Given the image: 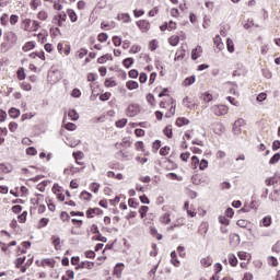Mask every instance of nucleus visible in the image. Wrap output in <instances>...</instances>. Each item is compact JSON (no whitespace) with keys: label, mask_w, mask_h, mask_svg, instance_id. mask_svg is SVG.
<instances>
[{"label":"nucleus","mask_w":280,"mask_h":280,"mask_svg":"<svg viewBox=\"0 0 280 280\" xmlns=\"http://www.w3.org/2000/svg\"><path fill=\"white\" fill-rule=\"evenodd\" d=\"M160 108H163L164 110H167L165 113V117H174L176 115V101L172 96L164 97L160 104Z\"/></svg>","instance_id":"nucleus-1"},{"label":"nucleus","mask_w":280,"mask_h":280,"mask_svg":"<svg viewBox=\"0 0 280 280\" xmlns=\"http://www.w3.org/2000/svg\"><path fill=\"white\" fill-rule=\"evenodd\" d=\"M20 27L23 32L32 34V32H38L40 28V22L37 20H32L30 18H24L20 22Z\"/></svg>","instance_id":"nucleus-2"},{"label":"nucleus","mask_w":280,"mask_h":280,"mask_svg":"<svg viewBox=\"0 0 280 280\" xmlns=\"http://www.w3.org/2000/svg\"><path fill=\"white\" fill-rule=\"evenodd\" d=\"M115 148L118 151V155L121 156V159H128L130 156V152L126 151L128 148H132V140H130V137H124L120 142L115 143Z\"/></svg>","instance_id":"nucleus-3"},{"label":"nucleus","mask_w":280,"mask_h":280,"mask_svg":"<svg viewBox=\"0 0 280 280\" xmlns=\"http://www.w3.org/2000/svg\"><path fill=\"white\" fill-rule=\"evenodd\" d=\"M19 23V15L16 14H8V13H2L0 15V25L2 27H8V25H11L14 27Z\"/></svg>","instance_id":"nucleus-4"},{"label":"nucleus","mask_w":280,"mask_h":280,"mask_svg":"<svg viewBox=\"0 0 280 280\" xmlns=\"http://www.w3.org/2000/svg\"><path fill=\"white\" fill-rule=\"evenodd\" d=\"M52 23L54 25H57V27H62L65 23H67V11L58 12L52 16Z\"/></svg>","instance_id":"nucleus-5"},{"label":"nucleus","mask_w":280,"mask_h":280,"mask_svg":"<svg viewBox=\"0 0 280 280\" xmlns=\"http://www.w3.org/2000/svg\"><path fill=\"white\" fill-rule=\"evenodd\" d=\"M51 191L54 195H56V198L59 202H65V188L60 186L59 184H54Z\"/></svg>","instance_id":"nucleus-6"},{"label":"nucleus","mask_w":280,"mask_h":280,"mask_svg":"<svg viewBox=\"0 0 280 280\" xmlns=\"http://www.w3.org/2000/svg\"><path fill=\"white\" fill-rule=\"evenodd\" d=\"M136 25L141 34H148V32L152 30V23H150L148 20H139L136 22Z\"/></svg>","instance_id":"nucleus-7"},{"label":"nucleus","mask_w":280,"mask_h":280,"mask_svg":"<svg viewBox=\"0 0 280 280\" xmlns=\"http://www.w3.org/2000/svg\"><path fill=\"white\" fill-rule=\"evenodd\" d=\"M35 264L38 268H56V259L54 258H44L35 261Z\"/></svg>","instance_id":"nucleus-8"},{"label":"nucleus","mask_w":280,"mask_h":280,"mask_svg":"<svg viewBox=\"0 0 280 280\" xmlns=\"http://www.w3.org/2000/svg\"><path fill=\"white\" fill-rule=\"evenodd\" d=\"M211 112L213 113V115H217V117H222L223 115H229V106L213 105L211 107Z\"/></svg>","instance_id":"nucleus-9"},{"label":"nucleus","mask_w":280,"mask_h":280,"mask_svg":"<svg viewBox=\"0 0 280 280\" xmlns=\"http://www.w3.org/2000/svg\"><path fill=\"white\" fill-rule=\"evenodd\" d=\"M183 105L186 108H189L190 110H194V109L198 108V100H196V97L186 96L183 100Z\"/></svg>","instance_id":"nucleus-10"},{"label":"nucleus","mask_w":280,"mask_h":280,"mask_svg":"<svg viewBox=\"0 0 280 280\" xmlns=\"http://www.w3.org/2000/svg\"><path fill=\"white\" fill-rule=\"evenodd\" d=\"M57 51L61 56H69V54H71V45H69L68 43H59L57 45Z\"/></svg>","instance_id":"nucleus-11"},{"label":"nucleus","mask_w":280,"mask_h":280,"mask_svg":"<svg viewBox=\"0 0 280 280\" xmlns=\"http://www.w3.org/2000/svg\"><path fill=\"white\" fill-rule=\"evenodd\" d=\"M127 117H137L139 115V105L130 104L126 109Z\"/></svg>","instance_id":"nucleus-12"},{"label":"nucleus","mask_w":280,"mask_h":280,"mask_svg":"<svg viewBox=\"0 0 280 280\" xmlns=\"http://www.w3.org/2000/svg\"><path fill=\"white\" fill-rule=\"evenodd\" d=\"M104 213V210L100 208H89L85 212V215L88 219L95 218V215H102Z\"/></svg>","instance_id":"nucleus-13"},{"label":"nucleus","mask_w":280,"mask_h":280,"mask_svg":"<svg viewBox=\"0 0 280 280\" xmlns=\"http://www.w3.org/2000/svg\"><path fill=\"white\" fill-rule=\"evenodd\" d=\"M66 15L70 20V23H78V13H75V10L73 9H67Z\"/></svg>","instance_id":"nucleus-14"},{"label":"nucleus","mask_w":280,"mask_h":280,"mask_svg":"<svg viewBox=\"0 0 280 280\" xmlns=\"http://www.w3.org/2000/svg\"><path fill=\"white\" fill-rule=\"evenodd\" d=\"M50 240H51V244H52L55 250H62V245H61L60 236L52 235Z\"/></svg>","instance_id":"nucleus-15"},{"label":"nucleus","mask_w":280,"mask_h":280,"mask_svg":"<svg viewBox=\"0 0 280 280\" xmlns=\"http://www.w3.org/2000/svg\"><path fill=\"white\" fill-rule=\"evenodd\" d=\"M199 100L203 102V104H209V102H213V94L203 92L199 95Z\"/></svg>","instance_id":"nucleus-16"},{"label":"nucleus","mask_w":280,"mask_h":280,"mask_svg":"<svg viewBox=\"0 0 280 280\" xmlns=\"http://www.w3.org/2000/svg\"><path fill=\"white\" fill-rule=\"evenodd\" d=\"M28 58H31V60H36L37 58H39V60H42L43 62H45L46 58H45V51H34L31 52L28 55Z\"/></svg>","instance_id":"nucleus-17"},{"label":"nucleus","mask_w":280,"mask_h":280,"mask_svg":"<svg viewBox=\"0 0 280 280\" xmlns=\"http://www.w3.org/2000/svg\"><path fill=\"white\" fill-rule=\"evenodd\" d=\"M185 226V218H178L173 225L167 228V231H175L176 229Z\"/></svg>","instance_id":"nucleus-18"},{"label":"nucleus","mask_w":280,"mask_h":280,"mask_svg":"<svg viewBox=\"0 0 280 280\" xmlns=\"http://www.w3.org/2000/svg\"><path fill=\"white\" fill-rule=\"evenodd\" d=\"M200 264L202 268H211V266H213V258H211V256H206L200 259Z\"/></svg>","instance_id":"nucleus-19"},{"label":"nucleus","mask_w":280,"mask_h":280,"mask_svg":"<svg viewBox=\"0 0 280 280\" xmlns=\"http://www.w3.org/2000/svg\"><path fill=\"white\" fill-rule=\"evenodd\" d=\"M202 56V46H197L191 50V60H198Z\"/></svg>","instance_id":"nucleus-20"},{"label":"nucleus","mask_w":280,"mask_h":280,"mask_svg":"<svg viewBox=\"0 0 280 280\" xmlns=\"http://www.w3.org/2000/svg\"><path fill=\"white\" fill-rule=\"evenodd\" d=\"M122 272H124V264L122 262L116 264L114 268V276L117 277V279H121Z\"/></svg>","instance_id":"nucleus-21"},{"label":"nucleus","mask_w":280,"mask_h":280,"mask_svg":"<svg viewBox=\"0 0 280 280\" xmlns=\"http://www.w3.org/2000/svg\"><path fill=\"white\" fill-rule=\"evenodd\" d=\"M280 183V178L277 177V176H273V177H268L266 180H265V185H267V187H275V185H278Z\"/></svg>","instance_id":"nucleus-22"},{"label":"nucleus","mask_w":280,"mask_h":280,"mask_svg":"<svg viewBox=\"0 0 280 280\" xmlns=\"http://www.w3.org/2000/svg\"><path fill=\"white\" fill-rule=\"evenodd\" d=\"M185 56H186V50H185V48H182L180 50L176 51L174 61L180 62V61L185 60Z\"/></svg>","instance_id":"nucleus-23"},{"label":"nucleus","mask_w":280,"mask_h":280,"mask_svg":"<svg viewBox=\"0 0 280 280\" xmlns=\"http://www.w3.org/2000/svg\"><path fill=\"white\" fill-rule=\"evenodd\" d=\"M36 19L42 22L48 21L49 13L45 10H40L39 12H37Z\"/></svg>","instance_id":"nucleus-24"},{"label":"nucleus","mask_w":280,"mask_h":280,"mask_svg":"<svg viewBox=\"0 0 280 280\" xmlns=\"http://www.w3.org/2000/svg\"><path fill=\"white\" fill-rule=\"evenodd\" d=\"M126 89H128V91H137V89H139V82L129 80L126 82Z\"/></svg>","instance_id":"nucleus-25"},{"label":"nucleus","mask_w":280,"mask_h":280,"mask_svg":"<svg viewBox=\"0 0 280 280\" xmlns=\"http://www.w3.org/2000/svg\"><path fill=\"white\" fill-rule=\"evenodd\" d=\"M178 43H180V36L172 35L168 37V45H171V47H177Z\"/></svg>","instance_id":"nucleus-26"},{"label":"nucleus","mask_w":280,"mask_h":280,"mask_svg":"<svg viewBox=\"0 0 280 280\" xmlns=\"http://www.w3.org/2000/svg\"><path fill=\"white\" fill-rule=\"evenodd\" d=\"M213 43H214L217 49H219V51H222V49H224V43H222V37H220V35H217L213 38Z\"/></svg>","instance_id":"nucleus-27"},{"label":"nucleus","mask_w":280,"mask_h":280,"mask_svg":"<svg viewBox=\"0 0 280 280\" xmlns=\"http://www.w3.org/2000/svg\"><path fill=\"white\" fill-rule=\"evenodd\" d=\"M81 268L82 270H93L95 262L89 260L81 261Z\"/></svg>","instance_id":"nucleus-28"},{"label":"nucleus","mask_w":280,"mask_h":280,"mask_svg":"<svg viewBox=\"0 0 280 280\" xmlns=\"http://www.w3.org/2000/svg\"><path fill=\"white\" fill-rule=\"evenodd\" d=\"M175 126L183 128V126H189V120L185 117H178L175 121Z\"/></svg>","instance_id":"nucleus-29"},{"label":"nucleus","mask_w":280,"mask_h":280,"mask_svg":"<svg viewBox=\"0 0 280 280\" xmlns=\"http://www.w3.org/2000/svg\"><path fill=\"white\" fill-rule=\"evenodd\" d=\"M117 20L121 21L122 23H130V21H132V19L130 18V14L128 13H119L117 15Z\"/></svg>","instance_id":"nucleus-30"},{"label":"nucleus","mask_w":280,"mask_h":280,"mask_svg":"<svg viewBox=\"0 0 280 280\" xmlns=\"http://www.w3.org/2000/svg\"><path fill=\"white\" fill-rule=\"evenodd\" d=\"M108 60H113V55L106 54V55H103V56L98 57L97 58V63L98 65H104V63L108 62Z\"/></svg>","instance_id":"nucleus-31"},{"label":"nucleus","mask_w":280,"mask_h":280,"mask_svg":"<svg viewBox=\"0 0 280 280\" xmlns=\"http://www.w3.org/2000/svg\"><path fill=\"white\" fill-rule=\"evenodd\" d=\"M36 48V42H26L23 47L22 50L23 51H32V49Z\"/></svg>","instance_id":"nucleus-32"},{"label":"nucleus","mask_w":280,"mask_h":280,"mask_svg":"<svg viewBox=\"0 0 280 280\" xmlns=\"http://www.w3.org/2000/svg\"><path fill=\"white\" fill-rule=\"evenodd\" d=\"M196 82V75H190L188 78H186L183 83H182V86H191V84H194Z\"/></svg>","instance_id":"nucleus-33"},{"label":"nucleus","mask_w":280,"mask_h":280,"mask_svg":"<svg viewBox=\"0 0 280 280\" xmlns=\"http://www.w3.org/2000/svg\"><path fill=\"white\" fill-rule=\"evenodd\" d=\"M163 135L165 137H167V139H172L174 137V131L172 129V125H167L164 129H163Z\"/></svg>","instance_id":"nucleus-34"},{"label":"nucleus","mask_w":280,"mask_h":280,"mask_svg":"<svg viewBox=\"0 0 280 280\" xmlns=\"http://www.w3.org/2000/svg\"><path fill=\"white\" fill-rule=\"evenodd\" d=\"M10 246H16V241H12L9 244L0 242V247L3 253H8V250H10Z\"/></svg>","instance_id":"nucleus-35"},{"label":"nucleus","mask_w":280,"mask_h":280,"mask_svg":"<svg viewBox=\"0 0 280 280\" xmlns=\"http://www.w3.org/2000/svg\"><path fill=\"white\" fill-rule=\"evenodd\" d=\"M62 124H63V128L66 130H69V131H73V130H77L78 126L73 122H67V120L63 118L62 120Z\"/></svg>","instance_id":"nucleus-36"},{"label":"nucleus","mask_w":280,"mask_h":280,"mask_svg":"<svg viewBox=\"0 0 280 280\" xmlns=\"http://www.w3.org/2000/svg\"><path fill=\"white\" fill-rule=\"evenodd\" d=\"M171 264H173L175 266V268H178L180 266V260L176 256L175 252L171 253Z\"/></svg>","instance_id":"nucleus-37"},{"label":"nucleus","mask_w":280,"mask_h":280,"mask_svg":"<svg viewBox=\"0 0 280 280\" xmlns=\"http://www.w3.org/2000/svg\"><path fill=\"white\" fill-rule=\"evenodd\" d=\"M135 65V58L129 57L122 60V66L125 67V69H130V67H132Z\"/></svg>","instance_id":"nucleus-38"},{"label":"nucleus","mask_w":280,"mask_h":280,"mask_svg":"<svg viewBox=\"0 0 280 280\" xmlns=\"http://www.w3.org/2000/svg\"><path fill=\"white\" fill-rule=\"evenodd\" d=\"M80 200H86L88 202L93 198V195L86 190H83L80 196Z\"/></svg>","instance_id":"nucleus-39"},{"label":"nucleus","mask_w":280,"mask_h":280,"mask_svg":"<svg viewBox=\"0 0 280 280\" xmlns=\"http://www.w3.org/2000/svg\"><path fill=\"white\" fill-rule=\"evenodd\" d=\"M116 85H117V81H115V79L113 78L106 79L104 82V86L106 89H113V86H116Z\"/></svg>","instance_id":"nucleus-40"},{"label":"nucleus","mask_w":280,"mask_h":280,"mask_svg":"<svg viewBox=\"0 0 280 280\" xmlns=\"http://www.w3.org/2000/svg\"><path fill=\"white\" fill-rule=\"evenodd\" d=\"M16 78L18 80L22 81L25 80V78H27V74L25 73V68H19L16 71Z\"/></svg>","instance_id":"nucleus-41"},{"label":"nucleus","mask_w":280,"mask_h":280,"mask_svg":"<svg viewBox=\"0 0 280 280\" xmlns=\"http://www.w3.org/2000/svg\"><path fill=\"white\" fill-rule=\"evenodd\" d=\"M148 211H150V207H148V206H141L139 208L138 212L140 213L141 220H143V218H145V215H148Z\"/></svg>","instance_id":"nucleus-42"},{"label":"nucleus","mask_w":280,"mask_h":280,"mask_svg":"<svg viewBox=\"0 0 280 280\" xmlns=\"http://www.w3.org/2000/svg\"><path fill=\"white\" fill-rule=\"evenodd\" d=\"M145 100L148 104H150V106L152 107L156 106V98L154 97V94H151V93L147 94Z\"/></svg>","instance_id":"nucleus-43"},{"label":"nucleus","mask_w":280,"mask_h":280,"mask_svg":"<svg viewBox=\"0 0 280 280\" xmlns=\"http://www.w3.org/2000/svg\"><path fill=\"white\" fill-rule=\"evenodd\" d=\"M237 226H240L241 229H248V226H250V221L246 220V219H241L236 222Z\"/></svg>","instance_id":"nucleus-44"},{"label":"nucleus","mask_w":280,"mask_h":280,"mask_svg":"<svg viewBox=\"0 0 280 280\" xmlns=\"http://www.w3.org/2000/svg\"><path fill=\"white\" fill-rule=\"evenodd\" d=\"M68 117H70V119H72V121H78V119H80V114H78V112L75 109H70L68 112Z\"/></svg>","instance_id":"nucleus-45"},{"label":"nucleus","mask_w":280,"mask_h":280,"mask_svg":"<svg viewBox=\"0 0 280 280\" xmlns=\"http://www.w3.org/2000/svg\"><path fill=\"white\" fill-rule=\"evenodd\" d=\"M9 115L12 119H16L21 116V110L12 107L11 109H9Z\"/></svg>","instance_id":"nucleus-46"},{"label":"nucleus","mask_w":280,"mask_h":280,"mask_svg":"<svg viewBox=\"0 0 280 280\" xmlns=\"http://www.w3.org/2000/svg\"><path fill=\"white\" fill-rule=\"evenodd\" d=\"M127 125H128L127 118H121L119 120H116L115 122L116 128H126Z\"/></svg>","instance_id":"nucleus-47"},{"label":"nucleus","mask_w":280,"mask_h":280,"mask_svg":"<svg viewBox=\"0 0 280 280\" xmlns=\"http://www.w3.org/2000/svg\"><path fill=\"white\" fill-rule=\"evenodd\" d=\"M226 47L230 54H233V51H235V43H233V39L231 38L226 39Z\"/></svg>","instance_id":"nucleus-48"},{"label":"nucleus","mask_w":280,"mask_h":280,"mask_svg":"<svg viewBox=\"0 0 280 280\" xmlns=\"http://www.w3.org/2000/svg\"><path fill=\"white\" fill-rule=\"evenodd\" d=\"M160 222L162 224H170L172 222V219L170 218V213H164L160 217Z\"/></svg>","instance_id":"nucleus-49"},{"label":"nucleus","mask_w":280,"mask_h":280,"mask_svg":"<svg viewBox=\"0 0 280 280\" xmlns=\"http://www.w3.org/2000/svg\"><path fill=\"white\" fill-rule=\"evenodd\" d=\"M150 233L153 237H155V240H163V235L159 233V230H156V228H151Z\"/></svg>","instance_id":"nucleus-50"},{"label":"nucleus","mask_w":280,"mask_h":280,"mask_svg":"<svg viewBox=\"0 0 280 280\" xmlns=\"http://www.w3.org/2000/svg\"><path fill=\"white\" fill-rule=\"evenodd\" d=\"M49 224V219L48 218H42L38 223H37V229H45Z\"/></svg>","instance_id":"nucleus-51"},{"label":"nucleus","mask_w":280,"mask_h":280,"mask_svg":"<svg viewBox=\"0 0 280 280\" xmlns=\"http://www.w3.org/2000/svg\"><path fill=\"white\" fill-rule=\"evenodd\" d=\"M170 152H172V148H170L168 145L162 147L160 149L161 156H168Z\"/></svg>","instance_id":"nucleus-52"},{"label":"nucleus","mask_w":280,"mask_h":280,"mask_svg":"<svg viewBox=\"0 0 280 280\" xmlns=\"http://www.w3.org/2000/svg\"><path fill=\"white\" fill-rule=\"evenodd\" d=\"M135 148L137 152H145V144L143 143V141H137L135 143Z\"/></svg>","instance_id":"nucleus-53"},{"label":"nucleus","mask_w":280,"mask_h":280,"mask_svg":"<svg viewBox=\"0 0 280 280\" xmlns=\"http://www.w3.org/2000/svg\"><path fill=\"white\" fill-rule=\"evenodd\" d=\"M149 49H150V51H156V49H159V40L152 39L149 43Z\"/></svg>","instance_id":"nucleus-54"},{"label":"nucleus","mask_w":280,"mask_h":280,"mask_svg":"<svg viewBox=\"0 0 280 280\" xmlns=\"http://www.w3.org/2000/svg\"><path fill=\"white\" fill-rule=\"evenodd\" d=\"M89 54V50L86 48H80L75 56L77 58H80V60H82V58H84V56H86Z\"/></svg>","instance_id":"nucleus-55"},{"label":"nucleus","mask_w":280,"mask_h":280,"mask_svg":"<svg viewBox=\"0 0 280 280\" xmlns=\"http://www.w3.org/2000/svg\"><path fill=\"white\" fill-rule=\"evenodd\" d=\"M192 170H198V165H200V159L198 156L194 155L191 158V163H190Z\"/></svg>","instance_id":"nucleus-56"},{"label":"nucleus","mask_w":280,"mask_h":280,"mask_svg":"<svg viewBox=\"0 0 280 280\" xmlns=\"http://www.w3.org/2000/svg\"><path fill=\"white\" fill-rule=\"evenodd\" d=\"M270 224H272V218L271 217H265L260 221V226H270Z\"/></svg>","instance_id":"nucleus-57"},{"label":"nucleus","mask_w":280,"mask_h":280,"mask_svg":"<svg viewBox=\"0 0 280 280\" xmlns=\"http://www.w3.org/2000/svg\"><path fill=\"white\" fill-rule=\"evenodd\" d=\"M93 240H96V242H103V243L108 242V238H106V236H103L101 232L96 233L93 236Z\"/></svg>","instance_id":"nucleus-58"},{"label":"nucleus","mask_w":280,"mask_h":280,"mask_svg":"<svg viewBox=\"0 0 280 280\" xmlns=\"http://www.w3.org/2000/svg\"><path fill=\"white\" fill-rule=\"evenodd\" d=\"M61 222H69L71 220V215H69V212L62 211L59 215Z\"/></svg>","instance_id":"nucleus-59"},{"label":"nucleus","mask_w":280,"mask_h":280,"mask_svg":"<svg viewBox=\"0 0 280 280\" xmlns=\"http://www.w3.org/2000/svg\"><path fill=\"white\" fill-rule=\"evenodd\" d=\"M139 51H141V45L139 44H133L129 49V54H139Z\"/></svg>","instance_id":"nucleus-60"},{"label":"nucleus","mask_w":280,"mask_h":280,"mask_svg":"<svg viewBox=\"0 0 280 280\" xmlns=\"http://www.w3.org/2000/svg\"><path fill=\"white\" fill-rule=\"evenodd\" d=\"M74 229H82L84 221L78 219H71Z\"/></svg>","instance_id":"nucleus-61"},{"label":"nucleus","mask_w":280,"mask_h":280,"mask_svg":"<svg viewBox=\"0 0 280 280\" xmlns=\"http://www.w3.org/2000/svg\"><path fill=\"white\" fill-rule=\"evenodd\" d=\"M229 264H230V266L235 268V266H237V257H235V255L231 254L229 256Z\"/></svg>","instance_id":"nucleus-62"},{"label":"nucleus","mask_w":280,"mask_h":280,"mask_svg":"<svg viewBox=\"0 0 280 280\" xmlns=\"http://www.w3.org/2000/svg\"><path fill=\"white\" fill-rule=\"evenodd\" d=\"M159 150H161V140H155L152 143V152L156 153Z\"/></svg>","instance_id":"nucleus-63"},{"label":"nucleus","mask_w":280,"mask_h":280,"mask_svg":"<svg viewBox=\"0 0 280 280\" xmlns=\"http://www.w3.org/2000/svg\"><path fill=\"white\" fill-rule=\"evenodd\" d=\"M20 88L22 89V91H32V84L24 81L20 84Z\"/></svg>","instance_id":"nucleus-64"}]
</instances>
